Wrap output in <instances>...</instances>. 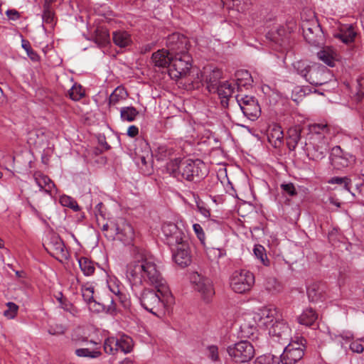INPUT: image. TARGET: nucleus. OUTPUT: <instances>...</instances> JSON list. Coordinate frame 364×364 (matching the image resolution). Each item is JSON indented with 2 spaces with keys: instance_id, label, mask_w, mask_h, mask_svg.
Wrapping results in <instances>:
<instances>
[{
  "instance_id": "1",
  "label": "nucleus",
  "mask_w": 364,
  "mask_h": 364,
  "mask_svg": "<svg viewBox=\"0 0 364 364\" xmlns=\"http://www.w3.org/2000/svg\"><path fill=\"white\" fill-rule=\"evenodd\" d=\"M126 277L132 286H140L146 283L154 286L163 294L168 293V285L154 258L143 249H135L134 260L127 266Z\"/></svg>"
},
{
  "instance_id": "2",
  "label": "nucleus",
  "mask_w": 364,
  "mask_h": 364,
  "mask_svg": "<svg viewBox=\"0 0 364 364\" xmlns=\"http://www.w3.org/2000/svg\"><path fill=\"white\" fill-rule=\"evenodd\" d=\"M204 164L200 160L192 159L179 160L175 159L166 164L168 172L178 180L185 179L192 181L196 177H202V167Z\"/></svg>"
},
{
  "instance_id": "3",
  "label": "nucleus",
  "mask_w": 364,
  "mask_h": 364,
  "mask_svg": "<svg viewBox=\"0 0 364 364\" xmlns=\"http://www.w3.org/2000/svg\"><path fill=\"white\" fill-rule=\"evenodd\" d=\"M171 294L168 287V293L163 294L155 290L144 289L139 296L141 306L147 311L161 318L164 314L165 299Z\"/></svg>"
},
{
  "instance_id": "4",
  "label": "nucleus",
  "mask_w": 364,
  "mask_h": 364,
  "mask_svg": "<svg viewBox=\"0 0 364 364\" xmlns=\"http://www.w3.org/2000/svg\"><path fill=\"white\" fill-rule=\"evenodd\" d=\"M306 341L303 337L298 338L296 341L289 343L283 350L280 360L282 364H295L299 361L304 355Z\"/></svg>"
},
{
  "instance_id": "5",
  "label": "nucleus",
  "mask_w": 364,
  "mask_h": 364,
  "mask_svg": "<svg viewBox=\"0 0 364 364\" xmlns=\"http://www.w3.org/2000/svg\"><path fill=\"white\" fill-rule=\"evenodd\" d=\"M228 355L235 363H247L255 356V348L247 341H241L227 348Z\"/></svg>"
},
{
  "instance_id": "6",
  "label": "nucleus",
  "mask_w": 364,
  "mask_h": 364,
  "mask_svg": "<svg viewBox=\"0 0 364 364\" xmlns=\"http://www.w3.org/2000/svg\"><path fill=\"white\" fill-rule=\"evenodd\" d=\"M254 283L253 274L245 269L235 271L230 278V288L238 294H244L250 291Z\"/></svg>"
},
{
  "instance_id": "7",
  "label": "nucleus",
  "mask_w": 364,
  "mask_h": 364,
  "mask_svg": "<svg viewBox=\"0 0 364 364\" xmlns=\"http://www.w3.org/2000/svg\"><path fill=\"white\" fill-rule=\"evenodd\" d=\"M189 279L193 289L200 294L203 300L209 301L215 294L212 281L197 272H191Z\"/></svg>"
},
{
  "instance_id": "8",
  "label": "nucleus",
  "mask_w": 364,
  "mask_h": 364,
  "mask_svg": "<svg viewBox=\"0 0 364 364\" xmlns=\"http://www.w3.org/2000/svg\"><path fill=\"white\" fill-rule=\"evenodd\" d=\"M191 57L188 53L173 55L168 74L173 79L186 76L191 67Z\"/></svg>"
},
{
  "instance_id": "9",
  "label": "nucleus",
  "mask_w": 364,
  "mask_h": 364,
  "mask_svg": "<svg viewBox=\"0 0 364 364\" xmlns=\"http://www.w3.org/2000/svg\"><path fill=\"white\" fill-rule=\"evenodd\" d=\"M301 28L304 37L310 45L319 46L323 43V32L316 20L304 22Z\"/></svg>"
},
{
  "instance_id": "10",
  "label": "nucleus",
  "mask_w": 364,
  "mask_h": 364,
  "mask_svg": "<svg viewBox=\"0 0 364 364\" xmlns=\"http://www.w3.org/2000/svg\"><path fill=\"white\" fill-rule=\"evenodd\" d=\"M236 100L240 109L247 118L254 121L259 117L261 113L260 107L257 100L254 97L237 95Z\"/></svg>"
},
{
  "instance_id": "11",
  "label": "nucleus",
  "mask_w": 364,
  "mask_h": 364,
  "mask_svg": "<svg viewBox=\"0 0 364 364\" xmlns=\"http://www.w3.org/2000/svg\"><path fill=\"white\" fill-rule=\"evenodd\" d=\"M320 136L316 135L313 140H309L307 146L308 156L310 159L319 161L323 159L328 151V139L319 140Z\"/></svg>"
},
{
  "instance_id": "12",
  "label": "nucleus",
  "mask_w": 364,
  "mask_h": 364,
  "mask_svg": "<svg viewBox=\"0 0 364 364\" xmlns=\"http://www.w3.org/2000/svg\"><path fill=\"white\" fill-rule=\"evenodd\" d=\"M166 50L172 55L188 53V40L180 33H174L166 39Z\"/></svg>"
},
{
  "instance_id": "13",
  "label": "nucleus",
  "mask_w": 364,
  "mask_h": 364,
  "mask_svg": "<svg viewBox=\"0 0 364 364\" xmlns=\"http://www.w3.org/2000/svg\"><path fill=\"white\" fill-rule=\"evenodd\" d=\"M161 230L165 237L166 243L169 247H173L186 240L184 232L175 223H164L162 225Z\"/></svg>"
},
{
  "instance_id": "14",
  "label": "nucleus",
  "mask_w": 364,
  "mask_h": 364,
  "mask_svg": "<svg viewBox=\"0 0 364 364\" xmlns=\"http://www.w3.org/2000/svg\"><path fill=\"white\" fill-rule=\"evenodd\" d=\"M171 248L173 261L178 266L186 267L191 263V255L187 240L182 241Z\"/></svg>"
},
{
  "instance_id": "15",
  "label": "nucleus",
  "mask_w": 364,
  "mask_h": 364,
  "mask_svg": "<svg viewBox=\"0 0 364 364\" xmlns=\"http://www.w3.org/2000/svg\"><path fill=\"white\" fill-rule=\"evenodd\" d=\"M117 238L125 245H129L134 240V231L132 226L124 219H119L112 227Z\"/></svg>"
},
{
  "instance_id": "16",
  "label": "nucleus",
  "mask_w": 364,
  "mask_h": 364,
  "mask_svg": "<svg viewBox=\"0 0 364 364\" xmlns=\"http://www.w3.org/2000/svg\"><path fill=\"white\" fill-rule=\"evenodd\" d=\"M47 251L58 260L62 261L69 257L68 251L66 250L62 239L56 235H52L46 247Z\"/></svg>"
},
{
  "instance_id": "17",
  "label": "nucleus",
  "mask_w": 364,
  "mask_h": 364,
  "mask_svg": "<svg viewBox=\"0 0 364 364\" xmlns=\"http://www.w3.org/2000/svg\"><path fill=\"white\" fill-rule=\"evenodd\" d=\"M330 77L329 70L324 66L313 65L309 70L305 80L311 85L318 86L326 83Z\"/></svg>"
},
{
  "instance_id": "18",
  "label": "nucleus",
  "mask_w": 364,
  "mask_h": 364,
  "mask_svg": "<svg viewBox=\"0 0 364 364\" xmlns=\"http://www.w3.org/2000/svg\"><path fill=\"white\" fill-rule=\"evenodd\" d=\"M75 345L82 346L85 345L86 347L80 348L75 350V354L78 357H88L91 358H96L101 355L100 351L95 349L90 346H95L97 343L90 340L89 341L86 337H81L79 338H75L73 340Z\"/></svg>"
},
{
  "instance_id": "19",
  "label": "nucleus",
  "mask_w": 364,
  "mask_h": 364,
  "mask_svg": "<svg viewBox=\"0 0 364 364\" xmlns=\"http://www.w3.org/2000/svg\"><path fill=\"white\" fill-rule=\"evenodd\" d=\"M277 311L276 309L265 307L260 309L255 316L254 319L258 326L270 328L277 319Z\"/></svg>"
},
{
  "instance_id": "20",
  "label": "nucleus",
  "mask_w": 364,
  "mask_h": 364,
  "mask_svg": "<svg viewBox=\"0 0 364 364\" xmlns=\"http://www.w3.org/2000/svg\"><path fill=\"white\" fill-rule=\"evenodd\" d=\"M290 328L288 325L282 321L276 320L274 324L269 328V334L273 337L278 338L279 341L287 343L290 337Z\"/></svg>"
},
{
  "instance_id": "21",
  "label": "nucleus",
  "mask_w": 364,
  "mask_h": 364,
  "mask_svg": "<svg viewBox=\"0 0 364 364\" xmlns=\"http://www.w3.org/2000/svg\"><path fill=\"white\" fill-rule=\"evenodd\" d=\"M172 58L173 55L166 49L159 50L152 54L151 63L159 68L170 67Z\"/></svg>"
},
{
  "instance_id": "22",
  "label": "nucleus",
  "mask_w": 364,
  "mask_h": 364,
  "mask_svg": "<svg viewBox=\"0 0 364 364\" xmlns=\"http://www.w3.org/2000/svg\"><path fill=\"white\" fill-rule=\"evenodd\" d=\"M234 92V87L228 81L219 84L216 88L210 90V92H217L221 100V105L224 107L228 106L229 98Z\"/></svg>"
},
{
  "instance_id": "23",
  "label": "nucleus",
  "mask_w": 364,
  "mask_h": 364,
  "mask_svg": "<svg viewBox=\"0 0 364 364\" xmlns=\"http://www.w3.org/2000/svg\"><path fill=\"white\" fill-rule=\"evenodd\" d=\"M222 77V72L218 68H213V70H206L204 72V80L205 81L207 89L210 92L213 89L216 88V86L220 84V79Z\"/></svg>"
},
{
  "instance_id": "24",
  "label": "nucleus",
  "mask_w": 364,
  "mask_h": 364,
  "mask_svg": "<svg viewBox=\"0 0 364 364\" xmlns=\"http://www.w3.org/2000/svg\"><path fill=\"white\" fill-rule=\"evenodd\" d=\"M357 32L353 25H343L334 36L340 39L343 43L348 44L354 41Z\"/></svg>"
},
{
  "instance_id": "25",
  "label": "nucleus",
  "mask_w": 364,
  "mask_h": 364,
  "mask_svg": "<svg viewBox=\"0 0 364 364\" xmlns=\"http://www.w3.org/2000/svg\"><path fill=\"white\" fill-rule=\"evenodd\" d=\"M82 296L83 297L84 301L90 305V309H92L95 306H97V308L95 309V311H100V309H103V306L100 303H97L94 299V287L91 285H84L81 288Z\"/></svg>"
},
{
  "instance_id": "26",
  "label": "nucleus",
  "mask_w": 364,
  "mask_h": 364,
  "mask_svg": "<svg viewBox=\"0 0 364 364\" xmlns=\"http://www.w3.org/2000/svg\"><path fill=\"white\" fill-rule=\"evenodd\" d=\"M324 285L319 282H314L307 287L309 299L312 302L321 300L324 294Z\"/></svg>"
},
{
  "instance_id": "27",
  "label": "nucleus",
  "mask_w": 364,
  "mask_h": 364,
  "mask_svg": "<svg viewBox=\"0 0 364 364\" xmlns=\"http://www.w3.org/2000/svg\"><path fill=\"white\" fill-rule=\"evenodd\" d=\"M302 129L299 125L290 127L287 132V146L290 150H294L301 139Z\"/></svg>"
},
{
  "instance_id": "28",
  "label": "nucleus",
  "mask_w": 364,
  "mask_h": 364,
  "mask_svg": "<svg viewBox=\"0 0 364 364\" xmlns=\"http://www.w3.org/2000/svg\"><path fill=\"white\" fill-rule=\"evenodd\" d=\"M34 179L40 189L44 190L46 193H51L53 188L55 187L54 183L46 175L35 173Z\"/></svg>"
},
{
  "instance_id": "29",
  "label": "nucleus",
  "mask_w": 364,
  "mask_h": 364,
  "mask_svg": "<svg viewBox=\"0 0 364 364\" xmlns=\"http://www.w3.org/2000/svg\"><path fill=\"white\" fill-rule=\"evenodd\" d=\"M112 40L114 44L120 48L127 47L132 42L130 35L124 31H117L113 32Z\"/></svg>"
},
{
  "instance_id": "30",
  "label": "nucleus",
  "mask_w": 364,
  "mask_h": 364,
  "mask_svg": "<svg viewBox=\"0 0 364 364\" xmlns=\"http://www.w3.org/2000/svg\"><path fill=\"white\" fill-rule=\"evenodd\" d=\"M318 318L317 314L312 309H306L303 313L298 317V321L300 324L306 326H310L314 323Z\"/></svg>"
},
{
  "instance_id": "31",
  "label": "nucleus",
  "mask_w": 364,
  "mask_h": 364,
  "mask_svg": "<svg viewBox=\"0 0 364 364\" xmlns=\"http://www.w3.org/2000/svg\"><path fill=\"white\" fill-rule=\"evenodd\" d=\"M310 132L309 140H313L316 135L320 136L319 140L328 139L326 136L329 132V129L326 124H314L310 127Z\"/></svg>"
},
{
  "instance_id": "32",
  "label": "nucleus",
  "mask_w": 364,
  "mask_h": 364,
  "mask_svg": "<svg viewBox=\"0 0 364 364\" xmlns=\"http://www.w3.org/2000/svg\"><path fill=\"white\" fill-rule=\"evenodd\" d=\"M117 339V347L119 351L124 353H129L132 350L133 348V341L131 337L127 335H121L118 337H115Z\"/></svg>"
},
{
  "instance_id": "33",
  "label": "nucleus",
  "mask_w": 364,
  "mask_h": 364,
  "mask_svg": "<svg viewBox=\"0 0 364 364\" xmlns=\"http://www.w3.org/2000/svg\"><path fill=\"white\" fill-rule=\"evenodd\" d=\"M318 58L326 65L333 67L336 59V53L330 48H326L320 50L317 53Z\"/></svg>"
},
{
  "instance_id": "34",
  "label": "nucleus",
  "mask_w": 364,
  "mask_h": 364,
  "mask_svg": "<svg viewBox=\"0 0 364 364\" xmlns=\"http://www.w3.org/2000/svg\"><path fill=\"white\" fill-rule=\"evenodd\" d=\"M237 87L240 90L242 87L251 85L252 79L250 73L247 70H240L236 73Z\"/></svg>"
},
{
  "instance_id": "35",
  "label": "nucleus",
  "mask_w": 364,
  "mask_h": 364,
  "mask_svg": "<svg viewBox=\"0 0 364 364\" xmlns=\"http://www.w3.org/2000/svg\"><path fill=\"white\" fill-rule=\"evenodd\" d=\"M293 68L296 72V73L301 75L303 78L306 79L308 74L309 70L311 69V66L308 62L304 60H298L293 63Z\"/></svg>"
},
{
  "instance_id": "36",
  "label": "nucleus",
  "mask_w": 364,
  "mask_h": 364,
  "mask_svg": "<svg viewBox=\"0 0 364 364\" xmlns=\"http://www.w3.org/2000/svg\"><path fill=\"white\" fill-rule=\"evenodd\" d=\"M110 37L109 31L105 28H98L96 30L95 36V42L100 46H105L109 43Z\"/></svg>"
},
{
  "instance_id": "37",
  "label": "nucleus",
  "mask_w": 364,
  "mask_h": 364,
  "mask_svg": "<svg viewBox=\"0 0 364 364\" xmlns=\"http://www.w3.org/2000/svg\"><path fill=\"white\" fill-rule=\"evenodd\" d=\"M139 112L134 107H124L120 109V116L122 121L133 122Z\"/></svg>"
},
{
  "instance_id": "38",
  "label": "nucleus",
  "mask_w": 364,
  "mask_h": 364,
  "mask_svg": "<svg viewBox=\"0 0 364 364\" xmlns=\"http://www.w3.org/2000/svg\"><path fill=\"white\" fill-rule=\"evenodd\" d=\"M353 161V159L351 156L344 153L340 157L336 158L331 164L334 166V168L337 169H341L348 166Z\"/></svg>"
},
{
  "instance_id": "39",
  "label": "nucleus",
  "mask_w": 364,
  "mask_h": 364,
  "mask_svg": "<svg viewBox=\"0 0 364 364\" xmlns=\"http://www.w3.org/2000/svg\"><path fill=\"white\" fill-rule=\"evenodd\" d=\"M281 363L279 356L270 353L260 355L255 360V364H281Z\"/></svg>"
},
{
  "instance_id": "40",
  "label": "nucleus",
  "mask_w": 364,
  "mask_h": 364,
  "mask_svg": "<svg viewBox=\"0 0 364 364\" xmlns=\"http://www.w3.org/2000/svg\"><path fill=\"white\" fill-rule=\"evenodd\" d=\"M78 263L80 267V269L83 272L85 276L92 275L95 269V267L92 261L88 259L86 257H81L78 260Z\"/></svg>"
},
{
  "instance_id": "41",
  "label": "nucleus",
  "mask_w": 364,
  "mask_h": 364,
  "mask_svg": "<svg viewBox=\"0 0 364 364\" xmlns=\"http://www.w3.org/2000/svg\"><path fill=\"white\" fill-rule=\"evenodd\" d=\"M283 132L280 127H274L271 132L268 134V139L270 142L274 141V146H279L283 139Z\"/></svg>"
},
{
  "instance_id": "42",
  "label": "nucleus",
  "mask_w": 364,
  "mask_h": 364,
  "mask_svg": "<svg viewBox=\"0 0 364 364\" xmlns=\"http://www.w3.org/2000/svg\"><path fill=\"white\" fill-rule=\"evenodd\" d=\"M117 339L115 337H110L107 338L104 343V350L106 353L114 355L119 350L117 347Z\"/></svg>"
},
{
  "instance_id": "43",
  "label": "nucleus",
  "mask_w": 364,
  "mask_h": 364,
  "mask_svg": "<svg viewBox=\"0 0 364 364\" xmlns=\"http://www.w3.org/2000/svg\"><path fill=\"white\" fill-rule=\"evenodd\" d=\"M127 95L124 88L117 87L113 92L110 95L109 98V103L111 105H115L122 99H124Z\"/></svg>"
},
{
  "instance_id": "44",
  "label": "nucleus",
  "mask_w": 364,
  "mask_h": 364,
  "mask_svg": "<svg viewBox=\"0 0 364 364\" xmlns=\"http://www.w3.org/2000/svg\"><path fill=\"white\" fill-rule=\"evenodd\" d=\"M264 287L267 291L272 294L279 292L282 289L280 284L273 277H269L266 279Z\"/></svg>"
},
{
  "instance_id": "45",
  "label": "nucleus",
  "mask_w": 364,
  "mask_h": 364,
  "mask_svg": "<svg viewBox=\"0 0 364 364\" xmlns=\"http://www.w3.org/2000/svg\"><path fill=\"white\" fill-rule=\"evenodd\" d=\"M364 97V73L360 75L355 84V100L360 101Z\"/></svg>"
},
{
  "instance_id": "46",
  "label": "nucleus",
  "mask_w": 364,
  "mask_h": 364,
  "mask_svg": "<svg viewBox=\"0 0 364 364\" xmlns=\"http://www.w3.org/2000/svg\"><path fill=\"white\" fill-rule=\"evenodd\" d=\"M68 95L74 101H78L85 95V92L80 85H74L68 92Z\"/></svg>"
},
{
  "instance_id": "47",
  "label": "nucleus",
  "mask_w": 364,
  "mask_h": 364,
  "mask_svg": "<svg viewBox=\"0 0 364 364\" xmlns=\"http://www.w3.org/2000/svg\"><path fill=\"white\" fill-rule=\"evenodd\" d=\"M254 254L255 255L260 259L261 262L265 265L268 266L269 264V261L267 259V255L265 253V249L262 245H255L254 247Z\"/></svg>"
},
{
  "instance_id": "48",
  "label": "nucleus",
  "mask_w": 364,
  "mask_h": 364,
  "mask_svg": "<svg viewBox=\"0 0 364 364\" xmlns=\"http://www.w3.org/2000/svg\"><path fill=\"white\" fill-rule=\"evenodd\" d=\"M7 309L4 311V316L9 319H13L18 313V306L14 302H8L6 304Z\"/></svg>"
},
{
  "instance_id": "49",
  "label": "nucleus",
  "mask_w": 364,
  "mask_h": 364,
  "mask_svg": "<svg viewBox=\"0 0 364 364\" xmlns=\"http://www.w3.org/2000/svg\"><path fill=\"white\" fill-rule=\"evenodd\" d=\"M60 202L62 204V205L70 208L75 211H77L80 210V207L78 206L77 202L70 196H62L60 198Z\"/></svg>"
},
{
  "instance_id": "50",
  "label": "nucleus",
  "mask_w": 364,
  "mask_h": 364,
  "mask_svg": "<svg viewBox=\"0 0 364 364\" xmlns=\"http://www.w3.org/2000/svg\"><path fill=\"white\" fill-rule=\"evenodd\" d=\"M328 183L331 184H343L344 188L350 191L349 185L350 183V179L347 177H333L328 181Z\"/></svg>"
},
{
  "instance_id": "51",
  "label": "nucleus",
  "mask_w": 364,
  "mask_h": 364,
  "mask_svg": "<svg viewBox=\"0 0 364 364\" xmlns=\"http://www.w3.org/2000/svg\"><path fill=\"white\" fill-rule=\"evenodd\" d=\"M65 327L63 326L61 324H54L52 326H50L48 331L49 334L57 336V335H62L65 332Z\"/></svg>"
},
{
  "instance_id": "52",
  "label": "nucleus",
  "mask_w": 364,
  "mask_h": 364,
  "mask_svg": "<svg viewBox=\"0 0 364 364\" xmlns=\"http://www.w3.org/2000/svg\"><path fill=\"white\" fill-rule=\"evenodd\" d=\"M53 17H54V13L51 7H43V21L47 23H52V21H53Z\"/></svg>"
},
{
  "instance_id": "53",
  "label": "nucleus",
  "mask_w": 364,
  "mask_h": 364,
  "mask_svg": "<svg viewBox=\"0 0 364 364\" xmlns=\"http://www.w3.org/2000/svg\"><path fill=\"white\" fill-rule=\"evenodd\" d=\"M281 188L283 191L288 193L289 196H293L296 195V191L292 183H283L281 185Z\"/></svg>"
},
{
  "instance_id": "54",
  "label": "nucleus",
  "mask_w": 364,
  "mask_h": 364,
  "mask_svg": "<svg viewBox=\"0 0 364 364\" xmlns=\"http://www.w3.org/2000/svg\"><path fill=\"white\" fill-rule=\"evenodd\" d=\"M208 357L213 361H218L219 360L218 347L216 346H208Z\"/></svg>"
},
{
  "instance_id": "55",
  "label": "nucleus",
  "mask_w": 364,
  "mask_h": 364,
  "mask_svg": "<svg viewBox=\"0 0 364 364\" xmlns=\"http://www.w3.org/2000/svg\"><path fill=\"white\" fill-rule=\"evenodd\" d=\"M343 154L344 152L340 146H336L333 147L330 154L331 162L332 163L336 158L340 157Z\"/></svg>"
},
{
  "instance_id": "56",
  "label": "nucleus",
  "mask_w": 364,
  "mask_h": 364,
  "mask_svg": "<svg viewBox=\"0 0 364 364\" xmlns=\"http://www.w3.org/2000/svg\"><path fill=\"white\" fill-rule=\"evenodd\" d=\"M193 228L198 238L201 241V242H203L205 240V233L200 225L196 223L193 225Z\"/></svg>"
},
{
  "instance_id": "57",
  "label": "nucleus",
  "mask_w": 364,
  "mask_h": 364,
  "mask_svg": "<svg viewBox=\"0 0 364 364\" xmlns=\"http://www.w3.org/2000/svg\"><path fill=\"white\" fill-rule=\"evenodd\" d=\"M350 349L353 353H361L364 348L359 341H355L350 344Z\"/></svg>"
},
{
  "instance_id": "58",
  "label": "nucleus",
  "mask_w": 364,
  "mask_h": 364,
  "mask_svg": "<svg viewBox=\"0 0 364 364\" xmlns=\"http://www.w3.org/2000/svg\"><path fill=\"white\" fill-rule=\"evenodd\" d=\"M6 15L9 19L15 21L19 18V13L14 9H9L6 11Z\"/></svg>"
},
{
  "instance_id": "59",
  "label": "nucleus",
  "mask_w": 364,
  "mask_h": 364,
  "mask_svg": "<svg viewBox=\"0 0 364 364\" xmlns=\"http://www.w3.org/2000/svg\"><path fill=\"white\" fill-rule=\"evenodd\" d=\"M21 43L22 48L27 52L28 55H31L30 53H34V51L31 48L29 41L22 39Z\"/></svg>"
},
{
  "instance_id": "60",
  "label": "nucleus",
  "mask_w": 364,
  "mask_h": 364,
  "mask_svg": "<svg viewBox=\"0 0 364 364\" xmlns=\"http://www.w3.org/2000/svg\"><path fill=\"white\" fill-rule=\"evenodd\" d=\"M139 134V129L134 125H132L128 128L127 135L131 137H134Z\"/></svg>"
},
{
  "instance_id": "61",
  "label": "nucleus",
  "mask_w": 364,
  "mask_h": 364,
  "mask_svg": "<svg viewBox=\"0 0 364 364\" xmlns=\"http://www.w3.org/2000/svg\"><path fill=\"white\" fill-rule=\"evenodd\" d=\"M109 287L110 289V291L121 300L122 294H121L119 287L118 286H114L113 287H112L111 285H109Z\"/></svg>"
},
{
  "instance_id": "62",
  "label": "nucleus",
  "mask_w": 364,
  "mask_h": 364,
  "mask_svg": "<svg viewBox=\"0 0 364 364\" xmlns=\"http://www.w3.org/2000/svg\"><path fill=\"white\" fill-rule=\"evenodd\" d=\"M200 213L205 218H208L210 215V210L205 207L198 205Z\"/></svg>"
},
{
  "instance_id": "63",
  "label": "nucleus",
  "mask_w": 364,
  "mask_h": 364,
  "mask_svg": "<svg viewBox=\"0 0 364 364\" xmlns=\"http://www.w3.org/2000/svg\"><path fill=\"white\" fill-rule=\"evenodd\" d=\"M153 48V45L151 43L146 44L141 48V52L142 53H146L149 52Z\"/></svg>"
},
{
  "instance_id": "64",
  "label": "nucleus",
  "mask_w": 364,
  "mask_h": 364,
  "mask_svg": "<svg viewBox=\"0 0 364 364\" xmlns=\"http://www.w3.org/2000/svg\"><path fill=\"white\" fill-rule=\"evenodd\" d=\"M114 224V223L111 224V225H109L108 224H105V225H103L102 228V231H104V232H107V231L109 230V229H111V230H112V231H113V229H112V225H113Z\"/></svg>"
}]
</instances>
